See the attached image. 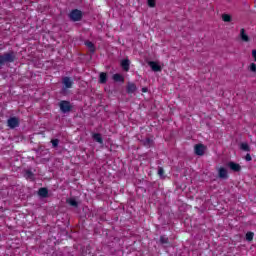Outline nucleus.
Masks as SVG:
<instances>
[{
    "mask_svg": "<svg viewBox=\"0 0 256 256\" xmlns=\"http://www.w3.org/2000/svg\"><path fill=\"white\" fill-rule=\"evenodd\" d=\"M26 179H30V181H35V174L31 170H27L25 172Z\"/></svg>",
    "mask_w": 256,
    "mask_h": 256,
    "instance_id": "a211bd4d",
    "label": "nucleus"
},
{
    "mask_svg": "<svg viewBox=\"0 0 256 256\" xmlns=\"http://www.w3.org/2000/svg\"><path fill=\"white\" fill-rule=\"evenodd\" d=\"M120 67L127 73L131 67V61L128 58L121 60Z\"/></svg>",
    "mask_w": 256,
    "mask_h": 256,
    "instance_id": "0eeeda50",
    "label": "nucleus"
},
{
    "mask_svg": "<svg viewBox=\"0 0 256 256\" xmlns=\"http://www.w3.org/2000/svg\"><path fill=\"white\" fill-rule=\"evenodd\" d=\"M68 205H70L71 207H79V202H77V200H75V198H70L67 200Z\"/></svg>",
    "mask_w": 256,
    "mask_h": 256,
    "instance_id": "6ab92c4d",
    "label": "nucleus"
},
{
    "mask_svg": "<svg viewBox=\"0 0 256 256\" xmlns=\"http://www.w3.org/2000/svg\"><path fill=\"white\" fill-rule=\"evenodd\" d=\"M38 195L39 197H42V198H47L49 197V190L45 187H42L38 190Z\"/></svg>",
    "mask_w": 256,
    "mask_h": 256,
    "instance_id": "9b49d317",
    "label": "nucleus"
},
{
    "mask_svg": "<svg viewBox=\"0 0 256 256\" xmlns=\"http://www.w3.org/2000/svg\"><path fill=\"white\" fill-rule=\"evenodd\" d=\"M135 91H137V86L135 85V83H128L127 93L132 94L135 93Z\"/></svg>",
    "mask_w": 256,
    "mask_h": 256,
    "instance_id": "4468645a",
    "label": "nucleus"
},
{
    "mask_svg": "<svg viewBox=\"0 0 256 256\" xmlns=\"http://www.w3.org/2000/svg\"><path fill=\"white\" fill-rule=\"evenodd\" d=\"M148 89L147 88H142V93H147Z\"/></svg>",
    "mask_w": 256,
    "mask_h": 256,
    "instance_id": "7c9ffc66",
    "label": "nucleus"
},
{
    "mask_svg": "<svg viewBox=\"0 0 256 256\" xmlns=\"http://www.w3.org/2000/svg\"><path fill=\"white\" fill-rule=\"evenodd\" d=\"M15 61H17V53L15 51H9L0 55V69L6 63H15Z\"/></svg>",
    "mask_w": 256,
    "mask_h": 256,
    "instance_id": "f257e3e1",
    "label": "nucleus"
},
{
    "mask_svg": "<svg viewBox=\"0 0 256 256\" xmlns=\"http://www.w3.org/2000/svg\"><path fill=\"white\" fill-rule=\"evenodd\" d=\"M245 160H246V161H252L253 158L251 157V154H246Z\"/></svg>",
    "mask_w": 256,
    "mask_h": 256,
    "instance_id": "c85d7f7f",
    "label": "nucleus"
},
{
    "mask_svg": "<svg viewBox=\"0 0 256 256\" xmlns=\"http://www.w3.org/2000/svg\"><path fill=\"white\" fill-rule=\"evenodd\" d=\"M92 138L94 141H96V143L103 145V136H101V133H94L92 135Z\"/></svg>",
    "mask_w": 256,
    "mask_h": 256,
    "instance_id": "ddd939ff",
    "label": "nucleus"
},
{
    "mask_svg": "<svg viewBox=\"0 0 256 256\" xmlns=\"http://www.w3.org/2000/svg\"><path fill=\"white\" fill-rule=\"evenodd\" d=\"M84 45L86 47H88L90 53H92V54L95 53L96 48H95V44L93 42L87 40V41L84 42Z\"/></svg>",
    "mask_w": 256,
    "mask_h": 256,
    "instance_id": "f8f14e48",
    "label": "nucleus"
},
{
    "mask_svg": "<svg viewBox=\"0 0 256 256\" xmlns=\"http://www.w3.org/2000/svg\"><path fill=\"white\" fill-rule=\"evenodd\" d=\"M249 69H250V71L252 73H256V64L255 63H251Z\"/></svg>",
    "mask_w": 256,
    "mask_h": 256,
    "instance_id": "a878e982",
    "label": "nucleus"
},
{
    "mask_svg": "<svg viewBox=\"0 0 256 256\" xmlns=\"http://www.w3.org/2000/svg\"><path fill=\"white\" fill-rule=\"evenodd\" d=\"M252 57L254 61L256 62V50H252Z\"/></svg>",
    "mask_w": 256,
    "mask_h": 256,
    "instance_id": "c756f323",
    "label": "nucleus"
},
{
    "mask_svg": "<svg viewBox=\"0 0 256 256\" xmlns=\"http://www.w3.org/2000/svg\"><path fill=\"white\" fill-rule=\"evenodd\" d=\"M149 7H155V0H147Z\"/></svg>",
    "mask_w": 256,
    "mask_h": 256,
    "instance_id": "cd10ccee",
    "label": "nucleus"
},
{
    "mask_svg": "<svg viewBox=\"0 0 256 256\" xmlns=\"http://www.w3.org/2000/svg\"><path fill=\"white\" fill-rule=\"evenodd\" d=\"M218 176L220 179H229V174L227 172V169L225 167H220L218 169Z\"/></svg>",
    "mask_w": 256,
    "mask_h": 256,
    "instance_id": "6e6552de",
    "label": "nucleus"
},
{
    "mask_svg": "<svg viewBox=\"0 0 256 256\" xmlns=\"http://www.w3.org/2000/svg\"><path fill=\"white\" fill-rule=\"evenodd\" d=\"M113 80L116 81L117 83H125V78L121 74H114Z\"/></svg>",
    "mask_w": 256,
    "mask_h": 256,
    "instance_id": "2eb2a0df",
    "label": "nucleus"
},
{
    "mask_svg": "<svg viewBox=\"0 0 256 256\" xmlns=\"http://www.w3.org/2000/svg\"><path fill=\"white\" fill-rule=\"evenodd\" d=\"M20 121H19V118L17 117H10L8 120H7V127H9L10 129H17V127H19L20 125Z\"/></svg>",
    "mask_w": 256,
    "mask_h": 256,
    "instance_id": "39448f33",
    "label": "nucleus"
},
{
    "mask_svg": "<svg viewBox=\"0 0 256 256\" xmlns=\"http://www.w3.org/2000/svg\"><path fill=\"white\" fill-rule=\"evenodd\" d=\"M62 95H67V89H73V79H71V77L69 76H65L64 78H62Z\"/></svg>",
    "mask_w": 256,
    "mask_h": 256,
    "instance_id": "f03ea898",
    "label": "nucleus"
},
{
    "mask_svg": "<svg viewBox=\"0 0 256 256\" xmlns=\"http://www.w3.org/2000/svg\"><path fill=\"white\" fill-rule=\"evenodd\" d=\"M240 149H241L242 151H246V152L251 151V147H249V144H247V143H241Z\"/></svg>",
    "mask_w": 256,
    "mask_h": 256,
    "instance_id": "412c9836",
    "label": "nucleus"
},
{
    "mask_svg": "<svg viewBox=\"0 0 256 256\" xmlns=\"http://www.w3.org/2000/svg\"><path fill=\"white\" fill-rule=\"evenodd\" d=\"M152 143H153V140L151 138H146L144 141V146L151 147Z\"/></svg>",
    "mask_w": 256,
    "mask_h": 256,
    "instance_id": "b1692460",
    "label": "nucleus"
},
{
    "mask_svg": "<svg viewBox=\"0 0 256 256\" xmlns=\"http://www.w3.org/2000/svg\"><path fill=\"white\" fill-rule=\"evenodd\" d=\"M60 111L62 113H70V111L73 110V106L71 105V102L67 100H62L59 102Z\"/></svg>",
    "mask_w": 256,
    "mask_h": 256,
    "instance_id": "7ed1b4c3",
    "label": "nucleus"
},
{
    "mask_svg": "<svg viewBox=\"0 0 256 256\" xmlns=\"http://www.w3.org/2000/svg\"><path fill=\"white\" fill-rule=\"evenodd\" d=\"M99 83H101L102 85H105V83H107V73L105 72L100 73Z\"/></svg>",
    "mask_w": 256,
    "mask_h": 256,
    "instance_id": "dca6fc26",
    "label": "nucleus"
},
{
    "mask_svg": "<svg viewBox=\"0 0 256 256\" xmlns=\"http://www.w3.org/2000/svg\"><path fill=\"white\" fill-rule=\"evenodd\" d=\"M69 17L71 21H81V19H83V12H81L79 9H74L70 12Z\"/></svg>",
    "mask_w": 256,
    "mask_h": 256,
    "instance_id": "20e7f679",
    "label": "nucleus"
},
{
    "mask_svg": "<svg viewBox=\"0 0 256 256\" xmlns=\"http://www.w3.org/2000/svg\"><path fill=\"white\" fill-rule=\"evenodd\" d=\"M160 243L162 245H169V238L165 235L160 236Z\"/></svg>",
    "mask_w": 256,
    "mask_h": 256,
    "instance_id": "aec40b11",
    "label": "nucleus"
},
{
    "mask_svg": "<svg viewBox=\"0 0 256 256\" xmlns=\"http://www.w3.org/2000/svg\"><path fill=\"white\" fill-rule=\"evenodd\" d=\"M158 175L159 177H163V175H165V169H163V167L158 168Z\"/></svg>",
    "mask_w": 256,
    "mask_h": 256,
    "instance_id": "393cba45",
    "label": "nucleus"
},
{
    "mask_svg": "<svg viewBox=\"0 0 256 256\" xmlns=\"http://www.w3.org/2000/svg\"><path fill=\"white\" fill-rule=\"evenodd\" d=\"M240 37H241L242 41H245V43L249 42V36L245 33L244 28H242L240 30Z\"/></svg>",
    "mask_w": 256,
    "mask_h": 256,
    "instance_id": "f3484780",
    "label": "nucleus"
},
{
    "mask_svg": "<svg viewBox=\"0 0 256 256\" xmlns=\"http://www.w3.org/2000/svg\"><path fill=\"white\" fill-rule=\"evenodd\" d=\"M148 65H149V67H151L152 71H154V72H156V73L162 70L161 65H159V64H158L157 62H155V61H150V62L148 63Z\"/></svg>",
    "mask_w": 256,
    "mask_h": 256,
    "instance_id": "9d476101",
    "label": "nucleus"
},
{
    "mask_svg": "<svg viewBox=\"0 0 256 256\" xmlns=\"http://www.w3.org/2000/svg\"><path fill=\"white\" fill-rule=\"evenodd\" d=\"M228 167L235 173H239V171H241V165L235 162H228Z\"/></svg>",
    "mask_w": 256,
    "mask_h": 256,
    "instance_id": "1a4fd4ad",
    "label": "nucleus"
},
{
    "mask_svg": "<svg viewBox=\"0 0 256 256\" xmlns=\"http://www.w3.org/2000/svg\"><path fill=\"white\" fill-rule=\"evenodd\" d=\"M222 20L224 21V23H231V15L223 14L222 15Z\"/></svg>",
    "mask_w": 256,
    "mask_h": 256,
    "instance_id": "4be33fe9",
    "label": "nucleus"
},
{
    "mask_svg": "<svg viewBox=\"0 0 256 256\" xmlns=\"http://www.w3.org/2000/svg\"><path fill=\"white\" fill-rule=\"evenodd\" d=\"M51 143L53 147H59V139H53L51 140Z\"/></svg>",
    "mask_w": 256,
    "mask_h": 256,
    "instance_id": "bb28decb",
    "label": "nucleus"
},
{
    "mask_svg": "<svg viewBox=\"0 0 256 256\" xmlns=\"http://www.w3.org/2000/svg\"><path fill=\"white\" fill-rule=\"evenodd\" d=\"M194 153H195V155H198L199 157H203V155H205V145L196 144L194 146Z\"/></svg>",
    "mask_w": 256,
    "mask_h": 256,
    "instance_id": "423d86ee",
    "label": "nucleus"
},
{
    "mask_svg": "<svg viewBox=\"0 0 256 256\" xmlns=\"http://www.w3.org/2000/svg\"><path fill=\"white\" fill-rule=\"evenodd\" d=\"M254 237H255V233H253V232H247L246 233V241L251 242V241H253Z\"/></svg>",
    "mask_w": 256,
    "mask_h": 256,
    "instance_id": "5701e85b",
    "label": "nucleus"
}]
</instances>
